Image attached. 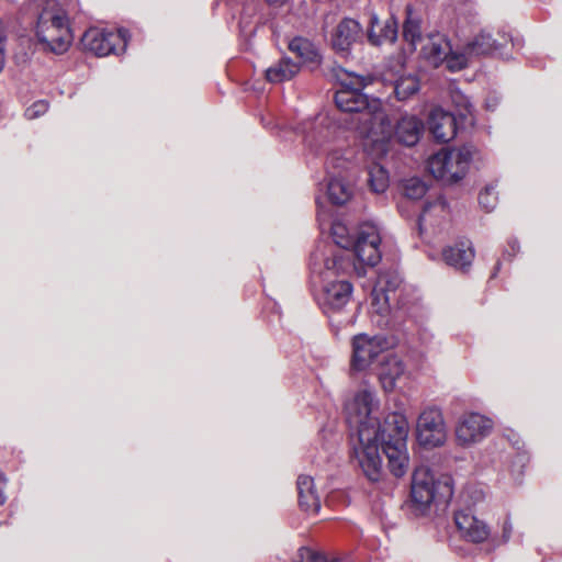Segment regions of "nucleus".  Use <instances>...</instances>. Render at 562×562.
I'll list each match as a JSON object with an SVG mask.
<instances>
[{
	"label": "nucleus",
	"mask_w": 562,
	"mask_h": 562,
	"mask_svg": "<svg viewBox=\"0 0 562 562\" xmlns=\"http://www.w3.org/2000/svg\"><path fill=\"white\" fill-rule=\"evenodd\" d=\"M379 401L372 390L363 389L357 392L346 404L347 422L357 430V442L353 453L364 475L372 482L380 480L383 449L391 472L403 476L408 468L407 437L408 422L401 413L389 414L383 424L374 416Z\"/></svg>",
	"instance_id": "1"
},
{
	"label": "nucleus",
	"mask_w": 562,
	"mask_h": 562,
	"mask_svg": "<svg viewBox=\"0 0 562 562\" xmlns=\"http://www.w3.org/2000/svg\"><path fill=\"white\" fill-rule=\"evenodd\" d=\"M342 269L340 257L334 254L330 246L318 247L311 255V270L322 282L317 301L323 312L331 318L340 313L352 295V284L338 279Z\"/></svg>",
	"instance_id": "2"
},
{
	"label": "nucleus",
	"mask_w": 562,
	"mask_h": 562,
	"mask_svg": "<svg viewBox=\"0 0 562 562\" xmlns=\"http://www.w3.org/2000/svg\"><path fill=\"white\" fill-rule=\"evenodd\" d=\"M35 36L44 50L64 54L74 36L67 11H45L37 14Z\"/></svg>",
	"instance_id": "3"
},
{
	"label": "nucleus",
	"mask_w": 562,
	"mask_h": 562,
	"mask_svg": "<svg viewBox=\"0 0 562 562\" xmlns=\"http://www.w3.org/2000/svg\"><path fill=\"white\" fill-rule=\"evenodd\" d=\"M356 128L364 138V145L370 148L372 154L383 156L387 153V145L393 136V126L382 109L380 100H371V109L358 117Z\"/></svg>",
	"instance_id": "4"
},
{
	"label": "nucleus",
	"mask_w": 562,
	"mask_h": 562,
	"mask_svg": "<svg viewBox=\"0 0 562 562\" xmlns=\"http://www.w3.org/2000/svg\"><path fill=\"white\" fill-rule=\"evenodd\" d=\"M471 161L472 151L470 148H445L429 157L427 168L436 179L454 183L464 178Z\"/></svg>",
	"instance_id": "5"
},
{
	"label": "nucleus",
	"mask_w": 562,
	"mask_h": 562,
	"mask_svg": "<svg viewBox=\"0 0 562 562\" xmlns=\"http://www.w3.org/2000/svg\"><path fill=\"white\" fill-rule=\"evenodd\" d=\"M449 479L443 482L436 480L431 470L426 465L415 469L412 479V499L422 507L429 506L438 496L450 497L452 487Z\"/></svg>",
	"instance_id": "6"
},
{
	"label": "nucleus",
	"mask_w": 562,
	"mask_h": 562,
	"mask_svg": "<svg viewBox=\"0 0 562 562\" xmlns=\"http://www.w3.org/2000/svg\"><path fill=\"white\" fill-rule=\"evenodd\" d=\"M130 35L124 29L106 31L104 29L91 27L82 35V45L87 50L97 56L110 54H122L126 50Z\"/></svg>",
	"instance_id": "7"
},
{
	"label": "nucleus",
	"mask_w": 562,
	"mask_h": 562,
	"mask_svg": "<svg viewBox=\"0 0 562 562\" xmlns=\"http://www.w3.org/2000/svg\"><path fill=\"white\" fill-rule=\"evenodd\" d=\"M416 434L420 446H442L447 440V429L441 411L437 407L425 408L418 416Z\"/></svg>",
	"instance_id": "8"
},
{
	"label": "nucleus",
	"mask_w": 562,
	"mask_h": 562,
	"mask_svg": "<svg viewBox=\"0 0 562 562\" xmlns=\"http://www.w3.org/2000/svg\"><path fill=\"white\" fill-rule=\"evenodd\" d=\"M364 87L363 79L359 76L350 77L349 82H342V86L335 93V103L344 112L355 113L352 123H358V117L362 116L364 111L371 109V101L362 93Z\"/></svg>",
	"instance_id": "9"
},
{
	"label": "nucleus",
	"mask_w": 562,
	"mask_h": 562,
	"mask_svg": "<svg viewBox=\"0 0 562 562\" xmlns=\"http://www.w3.org/2000/svg\"><path fill=\"white\" fill-rule=\"evenodd\" d=\"M493 429V420L479 413L464 414L456 426V438L460 446L470 447L486 438Z\"/></svg>",
	"instance_id": "10"
},
{
	"label": "nucleus",
	"mask_w": 562,
	"mask_h": 562,
	"mask_svg": "<svg viewBox=\"0 0 562 562\" xmlns=\"http://www.w3.org/2000/svg\"><path fill=\"white\" fill-rule=\"evenodd\" d=\"M386 339L382 336L358 334L352 338L351 367L353 370H367L386 348Z\"/></svg>",
	"instance_id": "11"
},
{
	"label": "nucleus",
	"mask_w": 562,
	"mask_h": 562,
	"mask_svg": "<svg viewBox=\"0 0 562 562\" xmlns=\"http://www.w3.org/2000/svg\"><path fill=\"white\" fill-rule=\"evenodd\" d=\"M381 237L375 226L363 224L360 226L351 247L355 256L367 266H375L381 260Z\"/></svg>",
	"instance_id": "12"
},
{
	"label": "nucleus",
	"mask_w": 562,
	"mask_h": 562,
	"mask_svg": "<svg viewBox=\"0 0 562 562\" xmlns=\"http://www.w3.org/2000/svg\"><path fill=\"white\" fill-rule=\"evenodd\" d=\"M362 33V26L357 20L342 19L331 33L333 49L341 57H348L351 54L352 46L361 40Z\"/></svg>",
	"instance_id": "13"
},
{
	"label": "nucleus",
	"mask_w": 562,
	"mask_h": 562,
	"mask_svg": "<svg viewBox=\"0 0 562 562\" xmlns=\"http://www.w3.org/2000/svg\"><path fill=\"white\" fill-rule=\"evenodd\" d=\"M456 526L463 539L473 543H481L488 539L490 527L467 510H458L454 514Z\"/></svg>",
	"instance_id": "14"
},
{
	"label": "nucleus",
	"mask_w": 562,
	"mask_h": 562,
	"mask_svg": "<svg viewBox=\"0 0 562 562\" xmlns=\"http://www.w3.org/2000/svg\"><path fill=\"white\" fill-rule=\"evenodd\" d=\"M509 42L506 33L498 32L497 36L486 29H481L471 40L465 43V52L469 55H490L502 48Z\"/></svg>",
	"instance_id": "15"
},
{
	"label": "nucleus",
	"mask_w": 562,
	"mask_h": 562,
	"mask_svg": "<svg viewBox=\"0 0 562 562\" xmlns=\"http://www.w3.org/2000/svg\"><path fill=\"white\" fill-rule=\"evenodd\" d=\"M429 131L435 139L447 143L457 135V119L453 113L441 108L431 110L428 119Z\"/></svg>",
	"instance_id": "16"
},
{
	"label": "nucleus",
	"mask_w": 562,
	"mask_h": 562,
	"mask_svg": "<svg viewBox=\"0 0 562 562\" xmlns=\"http://www.w3.org/2000/svg\"><path fill=\"white\" fill-rule=\"evenodd\" d=\"M474 256L473 246L469 240L459 241L442 251L445 262L460 271H465L471 267Z\"/></svg>",
	"instance_id": "17"
},
{
	"label": "nucleus",
	"mask_w": 562,
	"mask_h": 562,
	"mask_svg": "<svg viewBox=\"0 0 562 562\" xmlns=\"http://www.w3.org/2000/svg\"><path fill=\"white\" fill-rule=\"evenodd\" d=\"M299 505L308 515H316L321 509V497L313 477L300 475L296 481Z\"/></svg>",
	"instance_id": "18"
},
{
	"label": "nucleus",
	"mask_w": 562,
	"mask_h": 562,
	"mask_svg": "<svg viewBox=\"0 0 562 562\" xmlns=\"http://www.w3.org/2000/svg\"><path fill=\"white\" fill-rule=\"evenodd\" d=\"M424 132L423 122L416 116H403L396 124L393 133L396 139L405 146H414L418 143Z\"/></svg>",
	"instance_id": "19"
},
{
	"label": "nucleus",
	"mask_w": 562,
	"mask_h": 562,
	"mask_svg": "<svg viewBox=\"0 0 562 562\" xmlns=\"http://www.w3.org/2000/svg\"><path fill=\"white\" fill-rule=\"evenodd\" d=\"M422 53L429 63L438 67L443 64L448 53H451V44L446 36L441 34H434L430 35L427 38V42L423 45Z\"/></svg>",
	"instance_id": "20"
},
{
	"label": "nucleus",
	"mask_w": 562,
	"mask_h": 562,
	"mask_svg": "<svg viewBox=\"0 0 562 562\" xmlns=\"http://www.w3.org/2000/svg\"><path fill=\"white\" fill-rule=\"evenodd\" d=\"M379 25V18L372 13L370 16V27L368 31V40L372 45L379 46L383 43H394L397 38V21L391 16L385 22L379 34L375 27Z\"/></svg>",
	"instance_id": "21"
},
{
	"label": "nucleus",
	"mask_w": 562,
	"mask_h": 562,
	"mask_svg": "<svg viewBox=\"0 0 562 562\" xmlns=\"http://www.w3.org/2000/svg\"><path fill=\"white\" fill-rule=\"evenodd\" d=\"M405 373L403 361L395 355L385 358L381 364L379 378L385 391L390 392L395 387L396 381Z\"/></svg>",
	"instance_id": "22"
},
{
	"label": "nucleus",
	"mask_w": 562,
	"mask_h": 562,
	"mask_svg": "<svg viewBox=\"0 0 562 562\" xmlns=\"http://www.w3.org/2000/svg\"><path fill=\"white\" fill-rule=\"evenodd\" d=\"M300 71V66L292 59L284 57L266 70V78L269 82L280 83L291 80Z\"/></svg>",
	"instance_id": "23"
},
{
	"label": "nucleus",
	"mask_w": 562,
	"mask_h": 562,
	"mask_svg": "<svg viewBox=\"0 0 562 562\" xmlns=\"http://www.w3.org/2000/svg\"><path fill=\"white\" fill-rule=\"evenodd\" d=\"M289 49L304 63H319L321 56L315 45L307 38L294 37L289 43Z\"/></svg>",
	"instance_id": "24"
},
{
	"label": "nucleus",
	"mask_w": 562,
	"mask_h": 562,
	"mask_svg": "<svg viewBox=\"0 0 562 562\" xmlns=\"http://www.w3.org/2000/svg\"><path fill=\"white\" fill-rule=\"evenodd\" d=\"M406 20L403 25V36L414 48L422 41L420 19L414 14L412 5H406Z\"/></svg>",
	"instance_id": "25"
},
{
	"label": "nucleus",
	"mask_w": 562,
	"mask_h": 562,
	"mask_svg": "<svg viewBox=\"0 0 562 562\" xmlns=\"http://www.w3.org/2000/svg\"><path fill=\"white\" fill-rule=\"evenodd\" d=\"M329 200L337 205L347 203L352 195V188L341 178H331L327 186Z\"/></svg>",
	"instance_id": "26"
},
{
	"label": "nucleus",
	"mask_w": 562,
	"mask_h": 562,
	"mask_svg": "<svg viewBox=\"0 0 562 562\" xmlns=\"http://www.w3.org/2000/svg\"><path fill=\"white\" fill-rule=\"evenodd\" d=\"M368 175V183L372 192L383 193L386 191L390 184V178L389 172L383 166L373 164L369 168Z\"/></svg>",
	"instance_id": "27"
},
{
	"label": "nucleus",
	"mask_w": 562,
	"mask_h": 562,
	"mask_svg": "<svg viewBox=\"0 0 562 562\" xmlns=\"http://www.w3.org/2000/svg\"><path fill=\"white\" fill-rule=\"evenodd\" d=\"M384 283H389V281L385 280V277H380L378 284L373 288L371 293V306L374 310V312L379 314H383L387 312L389 310V295L386 294V291L390 289H385Z\"/></svg>",
	"instance_id": "28"
},
{
	"label": "nucleus",
	"mask_w": 562,
	"mask_h": 562,
	"mask_svg": "<svg viewBox=\"0 0 562 562\" xmlns=\"http://www.w3.org/2000/svg\"><path fill=\"white\" fill-rule=\"evenodd\" d=\"M419 90V81L415 76L401 77L396 80L394 92L398 100L404 101L416 94Z\"/></svg>",
	"instance_id": "29"
},
{
	"label": "nucleus",
	"mask_w": 562,
	"mask_h": 562,
	"mask_svg": "<svg viewBox=\"0 0 562 562\" xmlns=\"http://www.w3.org/2000/svg\"><path fill=\"white\" fill-rule=\"evenodd\" d=\"M403 194L411 200H419L427 193V184L419 178L413 177L402 181Z\"/></svg>",
	"instance_id": "30"
},
{
	"label": "nucleus",
	"mask_w": 562,
	"mask_h": 562,
	"mask_svg": "<svg viewBox=\"0 0 562 562\" xmlns=\"http://www.w3.org/2000/svg\"><path fill=\"white\" fill-rule=\"evenodd\" d=\"M473 55H469L465 52V45L462 47V50H452L448 53L447 58H445L443 64L450 71H459L464 69L468 66L469 58Z\"/></svg>",
	"instance_id": "31"
},
{
	"label": "nucleus",
	"mask_w": 562,
	"mask_h": 562,
	"mask_svg": "<svg viewBox=\"0 0 562 562\" xmlns=\"http://www.w3.org/2000/svg\"><path fill=\"white\" fill-rule=\"evenodd\" d=\"M432 212L438 214L448 213V204L443 196H438L436 201L425 205V209L418 220L419 234L423 232V223L430 220Z\"/></svg>",
	"instance_id": "32"
},
{
	"label": "nucleus",
	"mask_w": 562,
	"mask_h": 562,
	"mask_svg": "<svg viewBox=\"0 0 562 562\" xmlns=\"http://www.w3.org/2000/svg\"><path fill=\"white\" fill-rule=\"evenodd\" d=\"M451 101L454 104L458 115L465 119L472 112V104L469 98L459 89L454 88L450 91Z\"/></svg>",
	"instance_id": "33"
},
{
	"label": "nucleus",
	"mask_w": 562,
	"mask_h": 562,
	"mask_svg": "<svg viewBox=\"0 0 562 562\" xmlns=\"http://www.w3.org/2000/svg\"><path fill=\"white\" fill-rule=\"evenodd\" d=\"M334 241L344 249H349L355 238L349 236L348 228L345 224L336 222L331 226Z\"/></svg>",
	"instance_id": "34"
},
{
	"label": "nucleus",
	"mask_w": 562,
	"mask_h": 562,
	"mask_svg": "<svg viewBox=\"0 0 562 562\" xmlns=\"http://www.w3.org/2000/svg\"><path fill=\"white\" fill-rule=\"evenodd\" d=\"M33 9L38 13L45 11H67L66 0H31Z\"/></svg>",
	"instance_id": "35"
},
{
	"label": "nucleus",
	"mask_w": 562,
	"mask_h": 562,
	"mask_svg": "<svg viewBox=\"0 0 562 562\" xmlns=\"http://www.w3.org/2000/svg\"><path fill=\"white\" fill-rule=\"evenodd\" d=\"M480 205L487 212L494 210L497 203V195L494 187H486L479 195Z\"/></svg>",
	"instance_id": "36"
},
{
	"label": "nucleus",
	"mask_w": 562,
	"mask_h": 562,
	"mask_svg": "<svg viewBox=\"0 0 562 562\" xmlns=\"http://www.w3.org/2000/svg\"><path fill=\"white\" fill-rule=\"evenodd\" d=\"M297 562H327V558L313 551L310 548H301L299 550Z\"/></svg>",
	"instance_id": "37"
},
{
	"label": "nucleus",
	"mask_w": 562,
	"mask_h": 562,
	"mask_svg": "<svg viewBox=\"0 0 562 562\" xmlns=\"http://www.w3.org/2000/svg\"><path fill=\"white\" fill-rule=\"evenodd\" d=\"M48 110V103L44 100H40L34 102L31 106H29L25 111V116L30 120H34L43 114H45Z\"/></svg>",
	"instance_id": "38"
},
{
	"label": "nucleus",
	"mask_w": 562,
	"mask_h": 562,
	"mask_svg": "<svg viewBox=\"0 0 562 562\" xmlns=\"http://www.w3.org/2000/svg\"><path fill=\"white\" fill-rule=\"evenodd\" d=\"M513 533V522L510 517L507 515L502 524V542L507 543Z\"/></svg>",
	"instance_id": "39"
},
{
	"label": "nucleus",
	"mask_w": 562,
	"mask_h": 562,
	"mask_svg": "<svg viewBox=\"0 0 562 562\" xmlns=\"http://www.w3.org/2000/svg\"><path fill=\"white\" fill-rule=\"evenodd\" d=\"M7 480L4 475L0 472V504H3L5 501L4 496V487H5Z\"/></svg>",
	"instance_id": "40"
},
{
	"label": "nucleus",
	"mask_w": 562,
	"mask_h": 562,
	"mask_svg": "<svg viewBox=\"0 0 562 562\" xmlns=\"http://www.w3.org/2000/svg\"><path fill=\"white\" fill-rule=\"evenodd\" d=\"M268 4L280 7L286 2V0H266Z\"/></svg>",
	"instance_id": "41"
},
{
	"label": "nucleus",
	"mask_w": 562,
	"mask_h": 562,
	"mask_svg": "<svg viewBox=\"0 0 562 562\" xmlns=\"http://www.w3.org/2000/svg\"><path fill=\"white\" fill-rule=\"evenodd\" d=\"M398 284V280L396 278H394V280L392 282H390V285L392 286V289H395Z\"/></svg>",
	"instance_id": "42"
},
{
	"label": "nucleus",
	"mask_w": 562,
	"mask_h": 562,
	"mask_svg": "<svg viewBox=\"0 0 562 562\" xmlns=\"http://www.w3.org/2000/svg\"><path fill=\"white\" fill-rule=\"evenodd\" d=\"M510 247H512V249L515 251V250H516V248H518V245H517V243H516V241H513V243H510Z\"/></svg>",
	"instance_id": "43"
},
{
	"label": "nucleus",
	"mask_w": 562,
	"mask_h": 562,
	"mask_svg": "<svg viewBox=\"0 0 562 562\" xmlns=\"http://www.w3.org/2000/svg\"><path fill=\"white\" fill-rule=\"evenodd\" d=\"M327 562H342L340 559H333V560H327Z\"/></svg>",
	"instance_id": "44"
}]
</instances>
